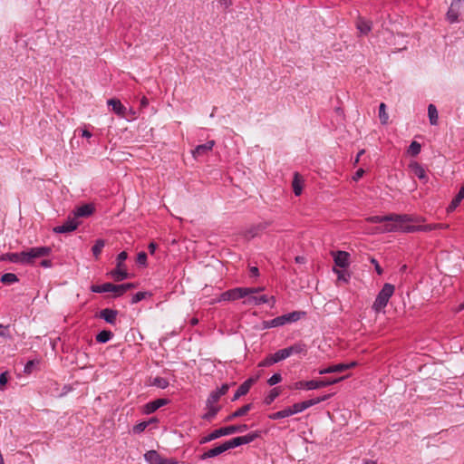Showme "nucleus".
Wrapping results in <instances>:
<instances>
[{"label": "nucleus", "mask_w": 464, "mask_h": 464, "mask_svg": "<svg viewBox=\"0 0 464 464\" xmlns=\"http://www.w3.org/2000/svg\"><path fill=\"white\" fill-rule=\"evenodd\" d=\"M7 382H8L7 372H2L0 374V390H2V391L5 390V386L7 383Z\"/></svg>", "instance_id": "8fccbe9b"}, {"label": "nucleus", "mask_w": 464, "mask_h": 464, "mask_svg": "<svg viewBox=\"0 0 464 464\" xmlns=\"http://www.w3.org/2000/svg\"><path fill=\"white\" fill-rule=\"evenodd\" d=\"M148 426V423L146 421L140 422L133 427L134 432H141L143 431Z\"/></svg>", "instance_id": "6e6d98bb"}, {"label": "nucleus", "mask_w": 464, "mask_h": 464, "mask_svg": "<svg viewBox=\"0 0 464 464\" xmlns=\"http://www.w3.org/2000/svg\"><path fill=\"white\" fill-rule=\"evenodd\" d=\"M379 118L382 124H386L389 120L388 113L386 112V105L382 102L379 107Z\"/></svg>", "instance_id": "e433bc0d"}, {"label": "nucleus", "mask_w": 464, "mask_h": 464, "mask_svg": "<svg viewBox=\"0 0 464 464\" xmlns=\"http://www.w3.org/2000/svg\"><path fill=\"white\" fill-rule=\"evenodd\" d=\"M416 231H431L433 229H440V228H447L449 227V225L442 224V223H436V224H428L424 226H414Z\"/></svg>", "instance_id": "bb28decb"}, {"label": "nucleus", "mask_w": 464, "mask_h": 464, "mask_svg": "<svg viewBox=\"0 0 464 464\" xmlns=\"http://www.w3.org/2000/svg\"><path fill=\"white\" fill-rule=\"evenodd\" d=\"M79 223L74 218H68L63 225L53 227L54 233H69L77 228Z\"/></svg>", "instance_id": "ddd939ff"}, {"label": "nucleus", "mask_w": 464, "mask_h": 464, "mask_svg": "<svg viewBox=\"0 0 464 464\" xmlns=\"http://www.w3.org/2000/svg\"><path fill=\"white\" fill-rule=\"evenodd\" d=\"M148 248H149L150 253L152 255V254H154V252L157 248V245L154 242H151V243H150Z\"/></svg>", "instance_id": "69168bd1"}, {"label": "nucleus", "mask_w": 464, "mask_h": 464, "mask_svg": "<svg viewBox=\"0 0 464 464\" xmlns=\"http://www.w3.org/2000/svg\"><path fill=\"white\" fill-rule=\"evenodd\" d=\"M428 115L429 120L431 125H437L438 124V111L434 104H430L428 107Z\"/></svg>", "instance_id": "c756f323"}, {"label": "nucleus", "mask_w": 464, "mask_h": 464, "mask_svg": "<svg viewBox=\"0 0 464 464\" xmlns=\"http://www.w3.org/2000/svg\"><path fill=\"white\" fill-rule=\"evenodd\" d=\"M0 336L5 337L7 336V327L0 324Z\"/></svg>", "instance_id": "0e129e2a"}, {"label": "nucleus", "mask_w": 464, "mask_h": 464, "mask_svg": "<svg viewBox=\"0 0 464 464\" xmlns=\"http://www.w3.org/2000/svg\"><path fill=\"white\" fill-rule=\"evenodd\" d=\"M219 410L220 406L218 404L207 403V411L202 416V418L208 420H211L217 415Z\"/></svg>", "instance_id": "b1692460"}, {"label": "nucleus", "mask_w": 464, "mask_h": 464, "mask_svg": "<svg viewBox=\"0 0 464 464\" xmlns=\"http://www.w3.org/2000/svg\"><path fill=\"white\" fill-rule=\"evenodd\" d=\"M227 447L225 446V443H222L213 449H210L208 450V451H206L202 456H201V459H208V458H213V457H216L225 451H227Z\"/></svg>", "instance_id": "aec40b11"}, {"label": "nucleus", "mask_w": 464, "mask_h": 464, "mask_svg": "<svg viewBox=\"0 0 464 464\" xmlns=\"http://www.w3.org/2000/svg\"><path fill=\"white\" fill-rule=\"evenodd\" d=\"M35 363H38V362H35L34 360L28 361L27 363L24 366V372L27 374H30L33 371L34 366Z\"/></svg>", "instance_id": "3c124183"}, {"label": "nucleus", "mask_w": 464, "mask_h": 464, "mask_svg": "<svg viewBox=\"0 0 464 464\" xmlns=\"http://www.w3.org/2000/svg\"><path fill=\"white\" fill-rule=\"evenodd\" d=\"M285 317L287 318V323L295 322L299 319V313L293 312L288 314H285Z\"/></svg>", "instance_id": "603ef678"}, {"label": "nucleus", "mask_w": 464, "mask_h": 464, "mask_svg": "<svg viewBox=\"0 0 464 464\" xmlns=\"http://www.w3.org/2000/svg\"><path fill=\"white\" fill-rule=\"evenodd\" d=\"M363 173H364V170H363L362 169H359L355 172V174H354V176H353V180L357 181L358 179H360L362 177Z\"/></svg>", "instance_id": "052dcab7"}, {"label": "nucleus", "mask_w": 464, "mask_h": 464, "mask_svg": "<svg viewBox=\"0 0 464 464\" xmlns=\"http://www.w3.org/2000/svg\"><path fill=\"white\" fill-rule=\"evenodd\" d=\"M246 304H260L266 303H271V306H274L276 304V299L274 296L268 297L267 295H256L255 294H251L247 295V298L244 301Z\"/></svg>", "instance_id": "9d476101"}, {"label": "nucleus", "mask_w": 464, "mask_h": 464, "mask_svg": "<svg viewBox=\"0 0 464 464\" xmlns=\"http://www.w3.org/2000/svg\"><path fill=\"white\" fill-rule=\"evenodd\" d=\"M334 272L337 275L338 280L347 281V275L344 271L334 268Z\"/></svg>", "instance_id": "4d7b16f0"}, {"label": "nucleus", "mask_w": 464, "mask_h": 464, "mask_svg": "<svg viewBox=\"0 0 464 464\" xmlns=\"http://www.w3.org/2000/svg\"><path fill=\"white\" fill-rule=\"evenodd\" d=\"M113 288H115L113 284L105 283L102 285H92L91 290L93 293H106V292H111Z\"/></svg>", "instance_id": "cd10ccee"}, {"label": "nucleus", "mask_w": 464, "mask_h": 464, "mask_svg": "<svg viewBox=\"0 0 464 464\" xmlns=\"http://www.w3.org/2000/svg\"><path fill=\"white\" fill-rule=\"evenodd\" d=\"M273 356L275 358L276 362H278L282 360L288 358L289 353H288L286 348H285V349H281V350L277 351L276 353L273 354Z\"/></svg>", "instance_id": "ea45409f"}, {"label": "nucleus", "mask_w": 464, "mask_h": 464, "mask_svg": "<svg viewBox=\"0 0 464 464\" xmlns=\"http://www.w3.org/2000/svg\"><path fill=\"white\" fill-rule=\"evenodd\" d=\"M248 429V426L246 424H241V425H231L224 428H220L218 430H215L211 433H209L208 436H205L200 439L199 443L204 444L208 441L214 440L219 437L230 435L236 432H244Z\"/></svg>", "instance_id": "7ed1b4c3"}, {"label": "nucleus", "mask_w": 464, "mask_h": 464, "mask_svg": "<svg viewBox=\"0 0 464 464\" xmlns=\"http://www.w3.org/2000/svg\"><path fill=\"white\" fill-rule=\"evenodd\" d=\"M459 198L464 199V185L460 188L459 193L457 194Z\"/></svg>", "instance_id": "774afa93"}, {"label": "nucleus", "mask_w": 464, "mask_h": 464, "mask_svg": "<svg viewBox=\"0 0 464 464\" xmlns=\"http://www.w3.org/2000/svg\"><path fill=\"white\" fill-rule=\"evenodd\" d=\"M464 0H452L450 6L446 14V19L450 23H457L459 15L463 7Z\"/></svg>", "instance_id": "1a4fd4ad"}, {"label": "nucleus", "mask_w": 464, "mask_h": 464, "mask_svg": "<svg viewBox=\"0 0 464 464\" xmlns=\"http://www.w3.org/2000/svg\"><path fill=\"white\" fill-rule=\"evenodd\" d=\"M372 263L374 265L377 274L382 275L383 271L382 268L380 266L379 263L374 258L372 259Z\"/></svg>", "instance_id": "bf43d9fd"}, {"label": "nucleus", "mask_w": 464, "mask_h": 464, "mask_svg": "<svg viewBox=\"0 0 464 464\" xmlns=\"http://www.w3.org/2000/svg\"><path fill=\"white\" fill-rule=\"evenodd\" d=\"M229 389V386L228 384H223L218 391L217 392L219 394V396H222V395H225L227 391Z\"/></svg>", "instance_id": "13d9d810"}, {"label": "nucleus", "mask_w": 464, "mask_h": 464, "mask_svg": "<svg viewBox=\"0 0 464 464\" xmlns=\"http://www.w3.org/2000/svg\"><path fill=\"white\" fill-rule=\"evenodd\" d=\"M113 334L109 330H103L96 335V341L104 343L111 339Z\"/></svg>", "instance_id": "2f4dec72"}, {"label": "nucleus", "mask_w": 464, "mask_h": 464, "mask_svg": "<svg viewBox=\"0 0 464 464\" xmlns=\"http://www.w3.org/2000/svg\"><path fill=\"white\" fill-rule=\"evenodd\" d=\"M334 263L337 266L345 268L349 266L350 254L345 251H336L332 253Z\"/></svg>", "instance_id": "f8f14e48"}, {"label": "nucleus", "mask_w": 464, "mask_h": 464, "mask_svg": "<svg viewBox=\"0 0 464 464\" xmlns=\"http://www.w3.org/2000/svg\"><path fill=\"white\" fill-rule=\"evenodd\" d=\"M249 272H250V276L256 277L259 275L258 268L256 266H251L249 269Z\"/></svg>", "instance_id": "680f3d73"}, {"label": "nucleus", "mask_w": 464, "mask_h": 464, "mask_svg": "<svg viewBox=\"0 0 464 464\" xmlns=\"http://www.w3.org/2000/svg\"><path fill=\"white\" fill-rule=\"evenodd\" d=\"M387 219L386 216H372L366 218V221L370 223H383Z\"/></svg>", "instance_id": "a18cd8bd"}, {"label": "nucleus", "mask_w": 464, "mask_h": 464, "mask_svg": "<svg viewBox=\"0 0 464 464\" xmlns=\"http://www.w3.org/2000/svg\"><path fill=\"white\" fill-rule=\"evenodd\" d=\"M51 253L48 246L31 247L20 253L6 254L3 259L12 263L33 264L36 258L47 256Z\"/></svg>", "instance_id": "f03ea898"}, {"label": "nucleus", "mask_w": 464, "mask_h": 464, "mask_svg": "<svg viewBox=\"0 0 464 464\" xmlns=\"http://www.w3.org/2000/svg\"><path fill=\"white\" fill-rule=\"evenodd\" d=\"M356 363L354 362L351 363H338L334 365H331L326 368L320 369L318 371L319 374H326V373H334V372H343L352 367H353Z\"/></svg>", "instance_id": "9b49d317"}, {"label": "nucleus", "mask_w": 464, "mask_h": 464, "mask_svg": "<svg viewBox=\"0 0 464 464\" xmlns=\"http://www.w3.org/2000/svg\"><path fill=\"white\" fill-rule=\"evenodd\" d=\"M343 379H344V377L334 378V379L300 381L294 384V388L295 389H305V390H316V389H320L323 387H326V386L337 383Z\"/></svg>", "instance_id": "20e7f679"}, {"label": "nucleus", "mask_w": 464, "mask_h": 464, "mask_svg": "<svg viewBox=\"0 0 464 464\" xmlns=\"http://www.w3.org/2000/svg\"><path fill=\"white\" fill-rule=\"evenodd\" d=\"M214 145H215V141L214 140H209V141H208L205 144H201V145L197 146L195 148V150H193L194 157L198 158V157H200V156L208 154L209 151L212 150Z\"/></svg>", "instance_id": "f3484780"}, {"label": "nucleus", "mask_w": 464, "mask_h": 464, "mask_svg": "<svg viewBox=\"0 0 464 464\" xmlns=\"http://www.w3.org/2000/svg\"><path fill=\"white\" fill-rule=\"evenodd\" d=\"M94 211V207L92 204H84L78 207L74 211V219L77 218H87L91 216Z\"/></svg>", "instance_id": "dca6fc26"}, {"label": "nucleus", "mask_w": 464, "mask_h": 464, "mask_svg": "<svg viewBox=\"0 0 464 464\" xmlns=\"http://www.w3.org/2000/svg\"><path fill=\"white\" fill-rule=\"evenodd\" d=\"M330 396H331L330 394H327L323 397H317V398L310 399V400H307V401H304L302 402H297V403H295L293 406L288 407V409L291 411V415H294L295 413L302 412L304 410H306L317 403L326 401L327 399L330 398Z\"/></svg>", "instance_id": "6e6552de"}, {"label": "nucleus", "mask_w": 464, "mask_h": 464, "mask_svg": "<svg viewBox=\"0 0 464 464\" xmlns=\"http://www.w3.org/2000/svg\"><path fill=\"white\" fill-rule=\"evenodd\" d=\"M409 169L411 172L418 177L420 180L427 182L428 181V176L426 174L425 169L421 165H420L416 161H412L409 164Z\"/></svg>", "instance_id": "4468645a"}, {"label": "nucleus", "mask_w": 464, "mask_h": 464, "mask_svg": "<svg viewBox=\"0 0 464 464\" xmlns=\"http://www.w3.org/2000/svg\"><path fill=\"white\" fill-rule=\"evenodd\" d=\"M356 28L359 30L360 34H367L372 30V23L360 17L356 22Z\"/></svg>", "instance_id": "412c9836"}, {"label": "nucleus", "mask_w": 464, "mask_h": 464, "mask_svg": "<svg viewBox=\"0 0 464 464\" xmlns=\"http://www.w3.org/2000/svg\"><path fill=\"white\" fill-rule=\"evenodd\" d=\"M225 443V446L227 447V450H230V449H233V448H236V447H238L240 446V441H239V439L237 437L236 438H233L226 442Z\"/></svg>", "instance_id": "37998d69"}, {"label": "nucleus", "mask_w": 464, "mask_h": 464, "mask_svg": "<svg viewBox=\"0 0 464 464\" xmlns=\"http://www.w3.org/2000/svg\"><path fill=\"white\" fill-rule=\"evenodd\" d=\"M18 281L16 275L13 273L4 274L1 277V282L5 285H11Z\"/></svg>", "instance_id": "72a5a7b5"}, {"label": "nucleus", "mask_w": 464, "mask_h": 464, "mask_svg": "<svg viewBox=\"0 0 464 464\" xmlns=\"http://www.w3.org/2000/svg\"><path fill=\"white\" fill-rule=\"evenodd\" d=\"M281 380H282L281 375H280L279 373H275L274 375H272V376L268 379L267 382H268V384H269V385L273 386V385H275V384H276V383L280 382H281Z\"/></svg>", "instance_id": "09e8293b"}, {"label": "nucleus", "mask_w": 464, "mask_h": 464, "mask_svg": "<svg viewBox=\"0 0 464 464\" xmlns=\"http://www.w3.org/2000/svg\"><path fill=\"white\" fill-rule=\"evenodd\" d=\"M118 312L110 308H105L101 311L100 316L107 323L114 324L116 322Z\"/></svg>", "instance_id": "6ab92c4d"}, {"label": "nucleus", "mask_w": 464, "mask_h": 464, "mask_svg": "<svg viewBox=\"0 0 464 464\" xmlns=\"http://www.w3.org/2000/svg\"><path fill=\"white\" fill-rule=\"evenodd\" d=\"M291 416V411L288 408H285L282 411H276L269 416L272 420H278Z\"/></svg>", "instance_id": "c9c22d12"}, {"label": "nucleus", "mask_w": 464, "mask_h": 464, "mask_svg": "<svg viewBox=\"0 0 464 464\" xmlns=\"http://www.w3.org/2000/svg\"><path fill=\"white\" fill-rule=\"evenodd\" d=\"M161 458L155 450H150L145 454V459L150 464H159Z\"/></svg>", "instance_id": "7c9ffc66"}, {"label": "nucleus", "mask_w": 464, "mask_h": 464, "mask_svg": "<svg viewBox=\"0 0 464 464\" xmlns=\"http://www.w3.org/2000/svg\"><path fill=\"white\" fill-rule=\"evenodd\" d=\"M288 353H289V356H291L292 354H295V353H305L306 352V348H305V345L303 344V343H295L292 346H289L286 348Z\"/></svg>", "instance_id": "473e14b6"}, {"label": "nucleus", "mask_w": 464, "mask_h": 464, "mask_svg": "<svg viewBox=\"0 0 464 464\" xmlns=\"http://www.w3.org/2000/svg\"><path fill=\"white\" fill-rule=\"evenodd\" d=\"M152 385L160 388L165 389L169 385V381L163 377H155L152 381Z\"/></svg>", "instance_id": "58836bf2"}, {"label": "nucleus", "mask_w": 464, "mask_h": 464, "mask_svg": "<svg viewBox=\"0 0 464 464\" xmlns=\"http://www.w3.org/2000/svg\"><path fill=\"white\" fill-rule=\"evenodd\" d=\"M257 437L256 434H247L245 436L237 437L240 441V446L252 442Z\"/></svg>", "instance_id": "79ce46f5"}, {"label": "nucleus", "mask_w": 464, "mask_h": 464, "mask_svg": "<svg viewBox=\"0 0 464 464\" xmlns=\"http://www.w3.org/2000/svg\"><path fill=\"white\" fill-rule=\"evenodd\" d=\"M394 285L391 284H385L382 287V289L379 292L373 304L372 308L376 312L382 311L388 304L389 299L392 297V295L394 293Z\"/></svg>", "instance_id": "423d86ee"}, {"label": "nucleus", "mask_w": 464, "mask_h": 464, "mask_svg": "<svg viewBox=\"0 0 464 464\" xmlns=\"http://www.w3.org/2000/svg\"><path fill=\"white\" fill-rule=\"evenodd\" d=\"M411 218L408 215H397L390 214L387 215V219L382 223V226L377 227V231L380 233H389L395 231L402 232H416L414 226L410 225Z\"/></svg>", "instance_id": "f257e3e1"}, {"label": "nucleus", "mask_w": 464, "mask_h": 464, "mask_svg": "<svg viewBox=\"0 0 464 464\" xmlns=\"http://www.w3.org/2000/svg\"><path fill=\"white\" fill-rule=\"evenodd\" d=\"M146 293L144 292H138L132 296L131 303L136 304L140 301H141L145 297Z\"/></svg>", "instance_id": "5fc2aeb1"}, {"label": "nucleus", "mask_w": 464, "mask_h": 464, "mask_svg": "<svg viewBox=\"0 0 464 464\" xmlns=\"http://www.w3.org/2000/svg\"><path fill=\"white\" fill-rule=\"evenodd\" d=\"M287 323V318L285 317V314L282 316L276 317L270 321L265 322V327L266 328H271V327H277L284 325Z\"/></svg>", "instance_id": "a878e982"}, {"label": "nucleus", "mask_w": 464, "mask_h": 464, "mask_svg": "<svg viewBox=\"0 0 464 464\" xmlns=\"http://www.w3.org/2000/svg\"><path fill=\"white\" fill-rule=\"evenodd\" d=\"M167 403V401L165 399H158L153 401H150L146 404L145 406V411L146 413H152L156 411L159 408L165 405Z\"/></svg>", "instance_id": "4be33fe9"}, {"label": "nucleus", "mask_w": 464, "mask_h": 464, "mask_svg": "<svg viewBox=\"0 0 464 464\" xmlns=\"http://www.w3.org/2000/svg\"><path fill=\"white\" fill-rule=\"evenodd\" d=\"M159 464H177V462L162 457Z\"/></svg>", "instance_id": "e2e57ef3"}, {"label": "nucleus", "mask_w": 464, "mask_h": 464, "mask_svg": "<svg viewBox=\"0 0 464 464\" xmlns=\"http://www.w3.org/2000/svg\"><path fill=\"white\" fill-rule=\"evenodd\" d=\"M114 287L115 288H113L111 292L114 293L115 296H121L128 290L133 288L134 285L131 283H126L122 285H114Z\"/></svg>", "instance_id": "393cba45"}, {"label": "nucleus", "mask_w": 464, "mask_h": 464, "mask_svg": "<svg viewBox=\"0 0 464 464\" xmlns=\"http://www.w3.org/2000/svg\"><path fill=\"white\" fill-rule=\"evenodd\" d=\"M262 290H263V288H261V287H256H256H238V288H234L232 290H228V291L223 293L220 295V298L218 299V301H221V300H227V301L237 300V299H240V298L246 297V296H247L248 295H251V294H257V293H259Z\"/></svg>", "instance_id": "39448f33"}, {"label": "nucleus", "mask_w": 464, "mask_h": 464, "mask_svg": "<svg viewBox=\"0 0 464 464\" xmlns=\"http://www.w3.org/2000/svg\"><path fill=\"white\" fill-rule=\"evenodd\" d=\"M221 396H219V394L217 392H212L208 401H207V403H209V404H218L219 399H220Z\"/></svg>", "instance_id": "de8ad7c7"}, {"label": "nucleus", "mask_w": 464, "mask_h": 464, "mask_svg": "<svg viewBox=\"0 0 464 464\" xmlns=\"http://www.w3.org/2000/svg\"><path fill=\"white\" fill-rule=\"evenodd\" d=\"M137 262L140 265H146L147 263V254L145 252H140L137 256Z\"/></svg>", "instance_id": "864d4df0"}, {"label": "nucleus", "mask_w": 464, "mask_h": 464, "mask_svg": "<svg viewBox=\"0 0 464 464\" xmlns=\"http://www.w3.org/2000/svg\"><path fill=\"white\" fill-rule=\"evenodd\" d=\"M108 105L111 107L112 111L119 116L123 117L125 114L126 108L121 102L120 100L117 99H110L107 102Z\"/></svg>", "instance_id": "a211bd4d"}, {"label": "nucleus", "mask_w": 464, "mask_h": 464, "mask_svg": "<svg viewBox=\"0 0 464 464\" xmlns=\"http://www.w3.org/2000/svg\"><path fill=\"white\" fill-rule=\"evenodd\" d=\"M128 254L125 251L121 252L117 256V266L111 272V276L116 281H122L129 277L124 261L127 259Z\"/></svg>", "instance_id": "0eeeda50"}, {"label": "nucleus", "mask_w": 464, "mask_h": 464, "mask_svg": "<svg viewBox=\"0 0 464 464\" xmlns=\"http://www.w3.org/2000/svg\"><path fill=\"white\" fill-rule=\"evenodd\" d=\"M104 246H105V242L102 239H98L95 242L94 246L92 248V251L93 253V256L96 258H98L99 255L102 253V248L104 247Z\"/></svg>", "instance_id": "f704fd0d"}, {"label": "nucleus", "mask_w": 464, "mask_h": 464, "mask_svg": "<svg viewBox=\"0 0 464 464\" xmlns=\"http://www.w3.org/2000/svg\"><path fill=\"white\" fill-rule=\"evenodd\" d=\"M420 144L417 141H412L408 149V153L411 156H417L420 152Z\"/></svg>", "instance_id": "a19ab883"}, {"label": "nucleus", "mask_w": 464, "mask_h": 464, "mask_svg": "<svg viewBox=\"0 0 464 464\" xmlns=\"http://www.w3.org/2000/svg\"><path fill=\"white\" fill-rule=\"evenodd\" d=\"M252 408V404H246L239 408L226 418V421H231L236 418L246 415Z\"/></svg>", "instance_id": "5701e85b"}, {"label": "nucleus", "mask_w": 464, "mask_h": 464, "mask_svg": "<svg viewBox=\"0 0 464 464\" xmlns=\"http://www.w3.org/2000/svg\"><path fill=\"white\" fill-rule=\"evenodd\" d=\"M461 201L462 199L456 195L448 207V211H453L460 204Z\"/></svg>", "instance_id": "49530a36"}, {"label": "nucleus", "mask_w": 464, "mask_h": 464, "mask_svg": "<svg viewBox=\"0 0 464 464\" xmlns=\"http://www.w3.org/2000/svg\"><path fill=\"white\" fill-rule=\"evenodd\" d=\"M255 382H256V380H255V379H253V378H250V379L246 380V382H243V383L238 387L237 391V392H236V393L234 394L232 401H237V400H238L241 396L246 395V394L249 392V390H250L251 386L253 385V383H254Z\"/></svg>", "instance_id": "2eb2a0df"}, {"label": "nucleus", "mask_w": 464, "mask_h": 464, "mask_svg": "<svg viewBox=\"0 0 464 464\" xmlns=\"http://www.w3.org/2000/svg\"><path fill=\"white\" fill-rule=\"evenodd\" d=\"M274 363H276V361H275L273 354H271V355L267 356L265 360L260 362L258 366L259 367H268Z\"/></svg>", "instance_id": "c03bdc74"}, {"label": "nucleus", "mask_w": 464, "mask_h": 464, "mask_svg": "<svg viewBox=\"0 0 464 464\" xmlns=\"http://www.w3.org/2000/svg\"><path fill=\"white\" fill-rule=\"evenodd\" d=\"M279 394L280 391L278 388L272 389L268 395L266 397L265 403L267 405L271 404L276 400V398L279 396Z\"/></svg>", "instance_id": "4c0bfd02"}, {"label": "nucleus", "mask_w": 464, "mask_h": 464, "mask_svg": "<svg viewBox=\"0 0 464 464\" xmlns=\"http://www.w3.org/2000/svg\"><path fill=\"white\" fill-rule=\"evenodd\" d=\"M302 177L297 172H295L294 175L292 186L296 196H299L302 193Z\"/></svg>", "instance_id": "c85d7f7f"}, {"label": "nucleus", "mask_w": 464, "mask_h": 464, "mask_svg": "<svg viewBox=\"0 0 464 464\" xmlns=\"http://www.w3.org/2000/svg\"><path fill=\"white\" fill-rule=\"evenodd\" d=\"M219 4L226 8H228L232 5V2L230 0H219Z\"/></svg>", "instance_id": "338daca9"}]
</instances>
